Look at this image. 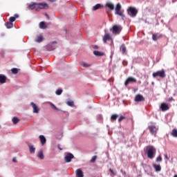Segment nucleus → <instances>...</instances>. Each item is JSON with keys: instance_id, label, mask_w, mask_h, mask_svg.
<instances>
[{"instance_id": "f257e3e1", "label": "nucleus", "mask_w": 177, "mask_h": 177, "mask_svg": "<svg viewBox=\"0 0 177 177\" xmlns=\"http://www.w3.org/2000/svg\"><path fill=\"white\" fill-rule=\"evenodd\" d=\"M145 150L147 151L148 158H149L150 160H153V158L156 157V153L157 151L156 147L149 145L146 147Z\"/></svg>"}, {"instance_id": "f03ea898", "label": "nucleus", "mask_w": 177, "mask_h": 177, "mask_svg": "<svg viewBox=\"0 0 177 177\" xmlns=\"http://www.w3.org/2000/svg\"><path fill=\"white\" fill-rule=\"evenodd\" d=\"M152 77L153 78H157V77H159V78L162 79L165 78V77H167V75L165 74V70L162 69L160 71L153 73Z\"/></svg>"}, {"instance_id": "7ed1b4c3", "label": "nucleus", "mask_w": 177, "mask_h": 177, "mask_svg": "<svg viewBox=\"0 0 177 177\" xmlns=\"http://www.w3.org/2000/svg\"><path fill=\"white\" fill-rule=\"evenodd\" d=\"M127 13L130 15V17H136V15H138V10L135 7H129L127 9Z\"/></svg>"}, {"instance_id": "20e7f679", "label": "nucleus", "mask_w": 177, "mask_h": 177, "mask_svg": "<svg viewBox=\"0 0 177 177\" xmlns=\"http://www.w3.org/2000/svg\"><path fill=\"white\" fill-rule=\"evenodd\" d=\"M115 10V14L118 15V16H120L122 20L125 19V15H124V14H122V12H121V4L120 3H118L116 5Z\"/></svg>"}, {"instance_id": "39448f33", "label": "nucleus", "mask_w": 177, "mask_h": 177, "mask_svg": "<svg viewBox=\"0 0 177 177\" xmlns=\"http://www.w3.org/2000/svg\"><path fill=\"white\" fill-rule=\"evenodd\" d=\"M149 129V132H151V135H157V131H158V126H156V124H151L148 127Z\"/></svg>"}, {"instance_id": "423d86ee", "label": "nucleus", "mask_w": 177, "mask_h": 177, "mask_svg": "<svg viewBox=\"0 0 177 177\" xmlns=\"http://www.w3.org/2000/svg\"><path fill=\"white\" fill-rule=\"evenodd\" d=\"M122 30V27H121V26L115 25L112 28V32L114 34V35H118V34L121 32Z\"/></svg>"}, {"instance_id": "0eeeda50", "label": "nucleus", "mask_w": 177, "mask_h": 177, "mask_svg": "<svg viewBox=\"0 0 177 177\" xmlns=\"http://www.w3.org/2000/svg\"><path fill=\"white\" fill-rule=\"evenodd\" d=\"M133 82H136V78L133 77H129L127 79L126 82H124L125 86H128L129 84H132Z\"/></svg>"}, {"instance_id": "6e6552de", "label": "nucleus", "mask_w": 177, "mask_h": 177, "mask_svg": "<svg viewBox=\"0 0 177 177\" xmlns=\"http://www.w3.org/2000/svg\"><path fill=\"white\" fill-rule=\"evenodd\" d=\"M73 158H74V155H73V153H69L66 154L64 157L65 162H71Z\"/></svg>"}, {"instance_id": "1a4fd4ad", "label": "nucleus", "mask_w": 177, "mask_h": 177, "mask_svg": "<svg viewBox=\"0 0 177 177\" xmlns=\"http://www.w3.org/2000/svg\"><path fill=\"white\" fill-rule=\"evenodd\" d=\"M56 48H57V46H56V41H53L52 44L47 46V50L50 52L52 50H55Z\"/></svg>"}, {"instance_id": "9d476101", "label": "nucleus", "mask_w": 177, "mask_h": 177, "mask_svg": "<svg viewBox=\"0 0 177 177\" xmlns=\"http://www.w3.org/2000/svg\"><path fill=\"white\" fill-rule=\"evenodd\" d=\"M30 104L33 109V113L38 114V113H39V108H38V106H37V104H35L34 102H31Z\"/></svg>"}, {"instance_id": "9b49d317", "label": "nucleus", "mask_w": 177, "mask_h": 177, "mask_svg": "<svg viewBox=\"0 0 177 177\" xmlns=\"http://www.w3.org/2000/svg\"><path fill=\"white\" fill-rule=\"evenodd\" d=\"M145 100V97L140 94H138L135 97V102H143Z\"/></svg>"}, {"instance_id": "f8f14e48", "label": "nucleus", "mask_w": 177, "mask_h": 177, "mask_svg": "<svg viewBox=\"0 0 177 177\" xmlns=\"http://www.w3.org/2000/svg\"><path fill=\"white\" fill-rule=\"evenodd\" d=\"M160 109L162 111H167V110H169V106L167 103H162Z\"/></svg>"}, {"instance_id": "ddd939ff", "label": "nucleus", "mask_w": 177, "mask_h": 177, "mask_svg": "<svg viewBox=\"0 0 177 177\" xmlns=\"http://www.w3.org/2000/svg\"><path fill=\"white\" fill-rule=\"evenodd\" d=\"M27 145L29 147L30 153L34 154L35 153V147H34V145H31L30 142H27Z\"/></svg>"}, {"instance_id": "4468645a", "label": "nucleus", "mask_w": 177, "mask_h": 177, "mask_svg": "<svg viewBox=\"0 0 177 177\" xmlns=\"http://www.w3.org/2000/svg\"><path fill=\"white\" fill-rule=\"evenodd\" d=\"M6 75L3 74H0V84H6Z\"/></svg>"}, {"instance_id": "2eb2a0df", "label": "nucleus", "mask_w": 177, "mask_h": 177, "mask_svg": "<svg viewBox=\"0 0 177 177\" xmlns=\"http://www.w3.org/2000/svg\"><path fill=\"white\" fill-rule=\"evenodd\" d=\"M39 139L42 146H44V145L46 143V138H45V136H42V135L39 136Z\"/></svg>"}, {"instance_id": "dca6fc26", "label": "nucleus", "mask_w": 177, "mask_h": 177, "mask_svg": "<svg viewBox=\"0 0 177 177\" xmlns=\"http://www.w3.org/2000/svg\"><path fill=\"white\" fill-rule=\"evenodd\" d=\"M37 156L38 158H40V160H44V158H45V156H44V151L42 149L39 150Z\"/></svg>"}, {"instance_id": "f3484780", "label": "nucleus", "mask_w": 177, "mask_h": 177, "mask_svg": "<svg viewBox=\"0 0 177 177\" xmlns=\"http://www.w3.org/2000/svg\"><path fill=\"white\" fill-rule=\"evenodd\" d=\"M35 6H37V3L31 2L28 4V9H29V10H33Z\"/></svg>"}, {"instance_id": "a211bd4d", "label": "nucleus", "mask_w": 177, "mask_h": 177, "mask_svg": "<svg viewBox=\"0 0 177 177\" xmlns=\"http://www.w3.org/2000/svg\"><path fill=\"white\" fill-rule=\"evenodd\" d=\"M110 39H111V37H110V35H109V33L105 34L103 37V41L104 42V44H106L107 41H110Z\"/></svg>"}, {"instance_id": "6ab92c4d", "label": "nucleus", "mask_w": 177, "mask_h": 177, "mask_svg": "<svg viewBox=\"0 0 177 177\" xmlns=\"http://www.w3.org/2000/svg\"><path fill=\"white\" fill-rule=\"evenodd\" d=\"M76 177H84V172L81 169H77L76 170Z\"/></svg>"}, {"instance_id": "aec40b11", "label": "nucleus", "mask_w": 177, "mask_h": 177, "mask_svg": "<svg viewBox=\"0 0 177 177\" xmlns=\"http://www.w3.org/2000/svg\"><path fill=\"white\" fill-rule=\"evenodd\" d=\"M93 55H95V56H97V57H101V56H104V53L97 51V50H94Z\"/></svg>"}, {"instance_id": "412c9836", "label": "nucleus", "mask_w": 177, "mask_h": 177, "mask_svg": "<svg viewBox=\"0 0 177 177\" xmlns=\"http://www.w3.org/2000/svg\"><path fill=\"white\" fill-rule=\"evenodd\" d=\"M39 5V9H46L48 8V3H40Z\"/></svg>"}, {"instance_id": "4be33fe9", "label": "nucleus", "mask_w": 177, "mask_h": 177, "mask_svg": "<svg viewBox=\"0 0 177 177\" xmlns=\"http://www.w3.org/2000/svg\"><path fill=\"white\" fill-rule=\"evenodd\" d=\"M153 167L156 172H160L161 171V166L160 165L153 164Z\"/></svg>"}, {"instance_id": "5701e85b", "label": "nucleus", "mask_w": 177, "mask_h": 177, "mask_svg": "<svg viewBox=\"0 0 177 177\" xmlns=\"http://www.w3.org/2000/svg\"><path fill=\"white\" fill-rule=\"evenodd\" d=\"M39 28H41V30H45V28H46V24H45V22L41 21L39 23Z\"/></svg>"}, {"instance_id": "b1692460", "label": "nucleus", "mask_w": 177, "mask_h": 177, "mask_svg": "<svg viewBox=\"0 0 177 177\" xmlns=\"http://www.w3.org/2000/svg\"><path fill=\"white\" fill-rule=\"evenodd\" d=\"M100 8H103V5L97 3L93 7V10H97V9H100Z\"/></svg>"}, {"instance_id": "393cba45", "label": "nucleus", "mask_w": 177, "mask_h": 177, "mask_svg": "<svg viewBox=\"0 0 177 177\" xmlns=\"http://www.w3.org/2000/svg\"><path fill=\"white\" fill-rule=\"evenodd\" d=\"M106 6L111 9V10H114V4L112 3H106Z\"/></svg>"}, {"instance_id": "a878e982", "label": "nucleus", "mask_w": 177, "mask_h": 177, "mask_svg": "<svg viewBox=\"0 0 177 177\" xmlns=\"http://www.w3.org/2000/svg\"><path fill=\"white\" fill-rule=\"evenodd\" d=\"M42 41H44V36L42 35H40L35 39V42H38V44L42 42Z\"/></svg>"}, {"instance_id": "bb28decb", "label": "nucleus", "mask_w": 177, "mask_h": 177, "mask_svg": "<svg viewBox=\"0 0 177 177\" xmlns=\"http://www.w3.org/2000/svg\"><path fill=\"white\" fill-rule=\"evenodd\" d=\"M5 26L7 28H12L13 27V22H7L6 23Z\"/></svg>"}, {"instance_id": "cd10ccee", "label": "nucleus", "mask_w": 177, "mask_h": 177, "mask_svg": "<svg viewBox=\"0 0 177 177\" xmlns=\"http://www.w3.org/2000/svg\"><path fill=\"white\" fill-rule=\"evenodd\" d=\"M171 136H173L174 138H177V130H176V129H174L171 131Z\"/></svg>"}, {"instance_id": "c85d7f7f", "label": "nucleus", "mask_w": 177, "mask_h": 177, "mask_svg": "<svg viewBox=\"0 0 177 177\" xmlns=\"http://www.w3.org/2000/svg\"><path fill=\"white\" fill-rule=\"evenodd\" d=\"M66 104L69 106L70 107H73L74 106V101L69 100L67 102Z\"/></svg>"}, {"instance_id": "c756f323", "label": "nucleus", "mask_w": 177, "mask_h": 177, "mask_svg": "<svg viewBox=\"0 0 177 177\" xmlns=\"http://www.w3.org/2000/svg\"><path fill=\"white\" fill-rule=\"evenodd\" d=\"M12 121L13 122V124L15 125H16V124H17L19 121V118H17V117H14L12 119Z\"/></svg>"}, {"instance_id": "7c9ffc66", "label": "nucleus", "mask_w": 177, "mask_h": 177, "mask_svg": "<svg viewBox=\"0 0 177 177\" xmlns=\"http://www.w3.org/2000/svg\"><path fill=\"white\" fill-rule=\"evenodd\" d=\"M160 38V36H158L157 34L152 35V39L153 41H157Z\"/></svg>"}, {"instance_id": "2f4dec72", "label": "nucleus", "mask_w": 177, "mask_h": 177, "mask_svg": "<svg viewBox=\"0 0 177 177\" xmlns=\"http://www.w3.org/2000/svg\"><path fill=\"white\" fill-rule=\"evenodd\" d=\"M120 50H122V53H126L127 52V48L125 47L124 45H122L120 46Z\"/></svg>"}, {"instance_id": "473e14b6", "label": "nucleus", "mask_w": 177, "mask_h": 177, "mask_svg": "<svg viewBox=\"0 0 177 177\" xmlns=\"http://www.w3.org/2000/svg\"><path fill=\"white\" fill-rule=\"evenodd\" d=\"M117 118H118V115H117V114H113L111 117V120L112 121H115V120H117Z\"/></svg>"}, {"instance_id": "72a5a7b5", "label": "nucleus", "mask_w": 177, "mask_h": 177, "mask_svg": "<svg viewBox=\"0 0 177 177\" xmlns=\"http://www.w3.org/2000/svg\"><path fill=\"white\" fill-rule=\"evenodd\" d=\"M50 106L54 109V110H57V111H60V109H59L53 103L50 102Z\"/></svg>"}, {"instance_id": "f704fd0d", "label": "nucleus", "mask_w": 177, "mask_h": 177, "mask_svg": "<svg viewBox=\"0 0 177 177\" xmlns=\"http://www.w3.org/2000/svg\"><path fill=\"white\" fill-rule=\"evenodd\" d=\"M56 95H57L58 96H60V95H62V93H63V90L62 89H57L55 91Z\"/></svg>"}, {"instance_id": "c9c22d12", "label": "nucleus", "mask_w": 177, "mask_h": 177, "mask_svg": "<svg viewBox=\"0 0 177 177\" xmlns=\"http://www.w3.org/2000/svg\"><path fill=\"white\" fill-rule=\"evenodd\" d=\"M12 74H17L19 73V70L17 68H13L11 69Z\"/></svg>"}, {"instance_id": "e433bc0d", "label": "nucleus", "mask_w": 177, "mask_h": 177, "mask_svg": "<svg viewBox=\"0 0 177 177\" xmlns=\"http://www.w3.org/2000/svg\"><path fill=\"white\" fill-rule=\"evenodd\" d=\"M122 120H125V116H124V115H120V118H119V119H118V122H121V121H122Z\"/></svg>"}, {"instance_id": "4c0bfd02", "label": "nucleus", "mask_w": 177, "mask_h": 177, "mask_svg": "<svg viewBox=\"0 0 177 177\" xmlns=\"http://www.w3.org/2000/svg\"><path fill=\"white\" fill-rule=\"evenodd\" d=\"M82 66L84 67H91V64H88L86 62H83Z\"/></svg>"}, {"instance_id": "58836bf2", "label": "nucleus", "mask_w": 177, "mask_h": 177, "mask_svg": "<svg viewBox=\"0 0 177 177\" xmlns=\"http://www.w3.org/2000/svg\"><path fill=\"white\" fill-rule=\"evenodd\" d=\"M161 161H162V158L161 157V156H159L156 158V162H161Z\"/></svg>"}, {"instance_id": "ea45409f", "label": "nucleus", "mask_w": 177, "mask_h": 177, "mask_svg": "<svg viewBox=\"0 0 177 177\" xmlns=\"http://www.w3.org/2000/svg\"><path fill=\"white\" fill-rule=\"evenodd\" d=\"M97 156H94L92 157L91 160V162H95V161H96V158Z\"/></svg>"}, {"instance_id": "a19ab883", "label": "nucleus", "mask_w": 177, "mask_h": 177, "mask_svg": "<svg viewBox=\"0 0 177 177\" xmlns=\"http://www.w3.org/2000/svg\"><path fill=\"white\" fill-rule=\"evenodd\" d=\"M15 20H16V17H10V23H13V21H15Z\"/></svg>"}, {"instance_id": "79ce46f5", "label": "nucleus", "mask_w": 177, "mask_h": 177, "mask_svg": "<svg viewBox=\"0 0 177 177\" xmlns=\"http://www.w3.org/2000/svg\"><path fill=\"white\" fill-rule=\"evenodd\" d=\"M109 171L113 174V176H115V173L113 171V169H110Z\"/></svg>"}, {"instance_id": "37998d69", "label": "nucleus", "mask_w": 177, "mask_h": 177, "mask_svg": "<svg viewBox=\"0 0 177 177\" xmlns=\"http://www.w3.org/2000/svg\"><path fill=\"white\" fill-rule=\"evenodd\" d=\"M97 118H99V120H102L103 118V116H102V115H98L97 116Z\"/></svg>"}, {"instance_id": "c03bdc74", "label": "nucleus", "mask_w": 177, "mask_h": 177, "mask_svg": "<svg viewBox=\"0 0 177 177\" xmlns=\"http://www.w3.org/2000/svg\"><path fill=\"white\" fill-rule=\"evenodd\" d=\"M164 156L166 160H169V158L168 157V156L167 154H165Z\"/></svg>"}, {"instance_id": "a18cd8bd", "label": "nucleus", "mask_w": 177, "mask_h": 177, "mask_svg": "<svg viewBox=\"0 0 177 177\" xmlns=\"http://www.w3.org/2000/svg\"><path fill=\"white\" fill-rule=\"evenodd\" d=\"M57 147L59 150H63V149L62 147H60V144L57 145Z\"/></svg>"}, {"instance_id": "49530a36", "label": "nucleus", "mask_w": 177, "mask_h": 177, "mask_svg": "<svg viewBox=\"0 0 177 177\" xmlns=\"http://www.w3.org/2000/svg\"><path fill=\"white\" fill-rule=\"evenodd\" d=\"M169 102H172V100H174V98L172 97H169Z\"/></svg>"}, {"instance_id": "de8ad7c7", "label": "nucleus", "mask_w": 177, "mask_h": 177, "mask_svg": "<svg viewBox=\"0 0 177 177\" xmlns=\"http://www.w3.org/2000/svg\"><path fill=\"white\" fill-rule=\"evenodd\" d=\"M12 161H13V162H17V160H16V158H13Z\"/></svg>"}, {"instance_id": "09e8293b", "label": "nucleus", "mask_w": 177, "mask_h": 177, "mask_svg": "<svg viewBox=\"0 0 177 177\" xmlns=\"http://www.w3.org/2000/svg\"><path fill=\"white\" fill-rule=\"evenodd\" d=\"M14 17H15V19H17V17H19V15H18L17 14H15V15H14Z\"/></svg>"}, {"instance_id": "8fccbe9b", "label": "nucleus", "mask_w": 177, "mask_h": 177, "mask_svg": "<svg viewBox=\"0 0 177 177\" xmlns=\"http://www.w3.org/2000/svg\"><path fill=\"white\" fill-rule=\"evenodd\" d=\"M93 48L94 49H99V47L97 46H94Z\"/></svg>"}, {"instance_id": "3c124183", "label": "nucleus", "mask_w": 177, "mask_h": 177, "mask_svg": "<svg viewBox=\"0 0 177 177\" xmlns=\"http://www.w3.org/2000/svg\"><path fill=\"white\" fill-rule=\"evenodd\" d=\"M46 16L47 19H49V15H48V14H46Z\"/></svg>"}, {"instance_id": "603ef678", "label": "nucleus", "mask_w": 177, "mask_h": 177, "mask_svg": "<svg viewBox=\"0 0 177 177\" xmlns=\"http://www.w3.org/2000/svg\"><path fill=\"white\" fill-rule=\"evenodd\" d=\"M120 172H122V174H124V171H122V169L120 170Z\"/></svg>"}, {"instance_id": "864d4df0", "label": "nucleus", "mask_w": 177, "mask_h": 177, "mask_svg": "<svg viewBox=\"0 0 177 177\" xmlns=\"http://www.w3.org/2000/svg\"><path fill=\"white\" fill-rule=\"evenodd\" d=\"M51 2H55V1L54 0H50Z\"/></svg>"}, {"instance_id": "5fc2aeb1", "label": "nucleus", "mask_w": 177, "mask_h": 177, "mask_svg": "<svg viewBox=\"0 0 177 177\" xmlns=\"http://www.w3.org/2000/svg\"><path fill=\"white\" fill-rule=\"evenodd\" d=\"M174 177H177V174L174 175Z\"/></svg>"}, {"instance_id": "6e6d98bb", "label": "nucleus", "mask_w": 177, "mask_h": 177, "mask_svg": "<svg viewBox=\"0 0 177 177\" xmlns=\"http://www.w3.org/2000/svg\"><path fill=\"white\" fill-rule=\"evenodd\" d=\"M36 10L38 11V8H36Z\"/></svg>"}]
</instances>
